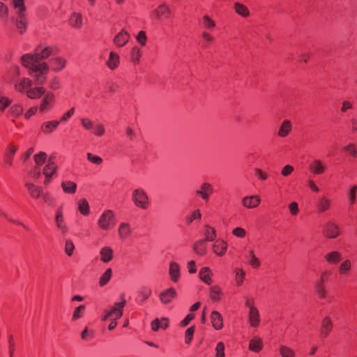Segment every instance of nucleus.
Here are the masks:
<instances>
[{
	"mask_svg": "<svg viewBox=\"0 0 357 357\" xmlns=\"http://www.w3.org/2000/svg\"><path fill=\"white\" fill-rule=\"evenodd\" d=\"M220 294L221 289L218 286H213L210 289V296L213 301H219Z\"/></svg>",
	"mask_w": 357,
	"mask_h": 357,
	"instance_id": "nucleus-47",
	"label": "nucleus"
},
{
	"mask_svg": "<svg viewBox=\"0 0 357 357\" xmlns=\"http://www.w3.org/2000/svg\"><path fill=\"white\" fill-rule=\"evenodd\" d=\"M130 35L125 29H122L114 38V43L121 47L124 46L130 40Z\"/></svg>",
	"mask_w": 357,
	"mask_h": 357,
	"instance_id": "nucleus-10",
	"label": "nucleus"
},
{
	"mask_svg": "<svg viewBox=\"0 0 357 357\" xmlns=\"http://www.w3.org/2000/svg\"><path fill=\"white\" fill-rule=\"evenodd\" d=\"M47 154L43 151H40L33 155V160L36 167L41 166L46 160Z\"/></svg>",
	"mask_w": 357,
	"mask_h": 357,
	"instance_id": "nucleus-46",
	"label": "nucleus"
},
{
	"mask_svg": "<svg viewBox=\"0 0 357 357\" xmlns=\"http://www.w3.org/2000/svg\"><path fill=\"white\" fill-rule=\"evenodd\" d=\"M351 269V261L349 259H345L341 262L338 266L337 271L340 275H347Z\"/></svg>",
	"mask_w": 357,
	"mask_h": 357,
	"instance_id": "nucleus-31",
	"label": "nucleus"
},
{
	"mask_svg": "<svg viewBox=\"0 0 357 357\" xmlns=\"http://www.w3.org/2000/svg\"><path fill=\"white\" fill-rule=\"evenodd\" d=\"M203 24L204 26L208 30H213V28L215 26V22L212 19H211L208 15H204L203 17Z\"/></svg>",
	"mask_w": 357,
	"mask_h": 357,
	"instance_id": "nucleus-50",
	"label": "nucleus"
},
{
	"mask_svg": "<svg viewBox=\"0 0 357 357\" xmlns=\"http://www.w3.org/2000/svg\"><path fill=\"white\" fill-rule=\"evenodd\" d=\"M211 320L213 327L215 330H220L223 326V319L222 315L217 311H213L211 314Z\"/></svg>",
	"mask_w": 357,
	"mask_h": 357,
	"instance_id": "nucleus-18",
	"label": "nucleus"
},
{
	"mask_svg": "<svg viewBox=\"0 0 357 357\" xmlns=\"http://www.w3.org/2000/svg\"><path fill=\"white\" fill-rule=\"evenodd\" d=\"M51 54L52 49L46 47L36 48L34 54H26L22 56V64L28 69L29 75L34 77L35 84H43L45 82L49 66L42 60L48 58Z\"/></svg>",
	"mask_w": 357,
	"mask_h": 357,
	"instance_id": "nucleus-1",
	"label": "nucleus"
},
{
	"mask_svg": "<svg viewBox=\"0 0 357 357\" xmlns=\"http://www.w3.org/2000/svg\"><path fill=\"white\" fill-rule=\"evenodd\" d=\"M24 108L21 103H16L14 104L10 109H9V112L12 116H20L23 112Z\"/></svg>",
	"mask_w": 357,
	"mask_h": 357,
	"instance_id": "nucleus-45",
	"label": "nucleus"
},
{
	"mask_svg": "<svg viewBox=\"0 0 357 357\" xmlns=\"http://www.w3.org/2000/svg\"><path fill=\"white\" fill-rule=\"evenodd\" d=\"M324 234L326 238H335L339 236L340 229L335 223L328 222L324 227Z\"/></svg>",
	"mask_w": 357,
	"mask_h": 357,
	"instance_id": "nucleus-8",
	"label": "nucleus"
},
{
	"mask_svg": "<svg viewBox=\"0 0 357 357\" xmlns=\"http://www.w3.org/2000/svg\"><path fill=\"white\" fill-rule=\"evenodd\" d=\"M54 102L55 96L54 93L51 91H45L38 106L39 112L43 114L50 111L52 108Z\"/></svg>",
	"mask_w": 357,
	"mask_h": 357,
	"instance_id": "nucleus-5",
	"label": "nucleus"
},
{
	"mask_svg": "<svg viewBox=\"0 0 357 357\" xmlns=\"http://www.w3.org/2000/svg\"><path fill=\"white\" fill-rule=\"evenodd\" d=\"M59 124V121H50L45 122L41 126V130L45 133H50L53 131Z\"/></svg>",
	"mask_w": 357,
	"mask_h": 357,
	"instance_id": "nucleus-36",
	"label": "nucleus"
},
{
	"mask_svg": "<svg viewBox=\"0 0 357 357\" xmlns=\"http://www.w3.org/2000/svg\"><path fill=\"white\" fill-rule=\"evenodd\" d=\"M259 313L256 307H251L249 311V322L252 327H256L259 323Z\"/></svg>",
	"mask_w": 357,
	"mask_h": 357,
	"instance_id": "nucleus-28",
	"label": "nucleus"
},
{
	"mask_svg": "<svg viewBox=\"0 0 357 357\" xmlns=\"http://www.w3.org/2000/svg\"><path fill=\"white\" fill-rule=\"evenodd\" d=\"M94 331L86 327L81 333V338L84 341H88L93 337Z\"/></svg>",
	"mask_w": 357,
	"mask_h": 357,
	"instance_id": "nucleus-49",
	"label": "nucleus"
},
{
	"mask_svg": "<svg viewBox=\"0 0 357 357\" xmlns=\"http://www.w3.org/2000/svg\"><path fill=\"white\" fill-rule=\"evenodd\" d=\"M206 240L201 239L196 241L193 245V250L199 255L203 256L206 252Z\"/></svg>",
	"mask_w": 357,
	"mask_h": 357,
	"instance_id": "nucleus-25",
	"label": "nucleus"
},
{
	"mask_svg": "<svg viewBox=\"0 0 357 357\" xmlns=\"http://www.w3.org/2000/svg\"><path fill=\"white\" fill-rule=\"evenodd\" d=\"M205 238L206 241H213L216 238V231L214 228L211 227L208 225H205Z\"/></svg>",
	"mask_w": 357,
	"mask_h": 357,
	"instance_id": "nucleus-41",
	"label": "nucleus"
},
{
	"mask_svg": "<svg viewBox=\"0 0 357 357\" xmlns=\"http://www.w3.org/2000/svg\"><path fill=\"white\" fill-rule=\"evenodd\" d=\"M327 275V271H324L321 274L320 279L316 282L314 286L315 291L318 296V297L321 299H323L326 297V291L324 287V283L326 282V275Z\"/></svg>",
	"mask_w": 357,
	"mask_h": 357,
	"instance_id": "nucleus-7",
	"label": "nucleus"
},
{
	"mask_svg": "<svg viewBox=\"0 0 357 357\" xmlns=\"http://www.w3.org/2000/svg\"><path fill=\"white\" fill-rule=\"evenodd\" d=\"M50 63L52 70L55 72H57L66 66V61L61 57H56L50 60Z\"/></svg>",
	"mask_w": 357,
	"mask_h": 357,
	"instance_id": "nucleus-26",
	"label": "nucleus"
},
{
	"mask_svg": "<svg viewBox=\"0 0 357 357\" xmlns=\"http://www.w3.org/2000/svg\"><path fill=\"white\" fill-rule=\"evenodd\" d=\"M70 23L75 28H80L82 24V15L79 13H74L70 18Z\"/></svg>",
	"mask_w": 357,
	"mask_h": 357,
	"instance_id": "nucleus-42",
	"label": "nucleus"
},
{
	"mask_svg": "<svg viewBox=\"0 0 357 357\" xmlns=\"http://www.w3.org/2000/svg\"><path fill=\"white\" fill-rule=\"evenodd\" d=\"M139 293L142 301H146L151 296V290L146 287H143L141 288Z\"/></svg>",
	"mask_w": 357,
	"mask_h": 357,
	"instance_id": "nucleus-60",
	"label": "nucleus"
},
{
	"mask_svg": "<svg viewBox=\"0 0 357 357\" xmlns=\"http://www.w3.org/2000/svg\"><path fill=\"white\" fill-rule=\"evenodd\" d=\"M292 130V124L289 120L285 119L284 120L278 132V135L280 137L284 138L286 137Z\"/></svg>",
	"mask_w": 357,
	"mask_h": 357,
	"instance_id": "nucleus-16",
	"label": "nucleus"
},
{
	"mask_svg": "<svg viewBox=\"0 0 357 357\" xmlns=\"http://www.w3.org/2000/svg\"><path fill=\"white\" fill-rule=\"evenodd\" d=\"M344 150L347 151L352 157L357 155V150L356 146L354 144H349L344 146Z\"/></svg>",
	"mask_w": 357,
	"mask_h": 357,
	"instance_id": "nucleus-63",
	"label": "nucleus"
},
{
	"mask_svg": "<svg viewBox=\"0 0 357 357\" xmlns=\"http://www.w3.org/2000/svg\"><path fill=\"white\" fill-rule=\"evenodd\" d=\"M342 258L341 252L338 251H332L324 255V259L328 264H336L339 263Z\"/></svg>",
	"mask_w": 357,
	"mask_h": 357,
	"instance_id": "nucleus-20",
	"label": "nucleus"
},
{
	"mask_svg": "<svg viewBox=\"0 0 357 357\" xmlns=\"http://www.w3.org/2000/svg\"><path fill=\"white\" fill-rule=\"evenodd\" d=\"M169 326V320L167 318L155 319L151 323V328L153 331H157L160 328H167Z\"/></svg>",
	"mask_w": 357,
	"mask_h": 357,
	"instance_id": "nucleus-21",
	"label": "nucleus"
},
{
	"mask_svg": "<svg viewBox=\"0 0 357 357\" xmlns=\"http://www.w3.org/2000/svg\"><path fill=\"white\" fill-rule=\"evenodd\" d=\"M100 259L104 263H107L113 258V250L110 247H103L100 251Z\"/></svg>",
	"mask_w": 357,
	"mask_h": 357,
	"instance_id": "nucleus-23",
	"label": "nucleus"
},
{
	"mask_svg": "<svg viewBox=\"0 0 357 357\" xmlns=\"http://www.w3.org/2000/svg\"><path fill=\"white\" fill-rule=\"evenodd\" d=\"M105 129L102 123H97L94 126V135L97 137H101L105 134Z\"/></svg>",
	"mask_w": 357,
	"mask_h": 357,
	"instance_id": "nucleus-58",
	"label": "nucleus"
},
{
	"mask_svg": "<svg viewBox=\"0 0 357 357\" xmlns=\"http://www.w3.org/2000/svg\"><path fill=\"white\" fill-rule=\"evenodd\" d=\"M78 209L80 213L86 215L89 213V206L87 201L85 199H81L78 202Z\"/></svg>",
	"mask_w": 357,
	"mask_h": 357,
	"instance_id": "nucleus-43",
	"label": "nucleus"
},
{
	"mask_svg": "<svg viewBox=\"0 0 357 357\" xmlns=\"http://www.w3.org/2000/svg\"><path fill=\"white\" fill-rule=\"evenodd\" d=\"M85 310V305H81L75 308L73 314V319L74 320H76L77 319H79L82 317V314H81L82 312H83Z\"/></svg>",
	"mask_w": 357,
	"mask_h": 357,
	"instance_id": "nucleus-62",
	"label": "nucleus"
},
{
	"mask_svg": "<svg viewBox=\"0 0 357 357\" xmlns=\"http://www.w3.org/2000/svg\"><path fill=\"white\" fill-rule=\"evenodd\" d=\"M12 101L6 96L0 97V111L3 112L11 104Z\"/></svg>",
	"mask_w": 357,
	"mask_h": 357,
	"instance_id": "nucleus-52",
	"label": "nucleus"
},
{
	"mask_svg": "<svg viewBox=\"0 0 357 357\" xmlns=\"http://www.w3.org/2000/svg\"><path fill=\"white\" fill-rule=\"evenodd\" d=\"M131 56L134 62H139L141 56V52L139 48L135 47L131 50Z\"/></svg>",
	"mask_w": 357,
	"mask_h": 357,
	"instance_id": "nucleus-61",
	"label": "nucleus"
},
{
	"mask_svg": "<svg viewBox=\"0 0 357 357\" xmlns=\"http://www.w3.org/2000/svg\"><path fill=\"white\" fill-rule=\"evenodd\" d=\"M112 271L111 268H107L100 277L99 285L104 287L106 285L112 278Z\"/></svg>",
	"mask_w": 357,
	"mask_h": 357,
	"instance_id": "nucleus-40",
	"label": "nucleus"
},
{
	"mask_svg": "<svg viewBox=\"0 0 357 357\" xmlns=\"http://www.w3.org/2000/svg\"><path fill=\"white\" fill-rule=\"evenodd\" d=\"M280 354L282 357H294L295 353L289 347L281 346L280 347Z\"/></svg>",
	"mask_w": 357,
	"mask_h": 357,
	"instance_id": "nucleus-48",
	"label": "nucleus"
},
{
	"mask_svg": "<svg viewBox=\"0 0 357 357\" xmlns=\"http://www.w3.org/2000/svg\"><path fill=\"white\" fill-rule=\"evenodd\" d=\"M357 185H353L347 192L348 203L350 206L355 204L356 201Z\"/></svg>",
	"mask_w": 357,
	"mask_h": 357,
	"instance_id": "nucleus-38",
	"label": "nucleus"
},
{
	"mask_svg": "<svg viewBox=\"0 0 357 357\" xmlns=\"http://www.w3.org/2000/svg\"><path fill=\"white\" fill-rule=\"evenodd\" d=\"M261 202V199L257 195L245 196L243 198L242 204L247 208H256Z\"/></svg>",
	"mask_w": 357,
	"mask_h": 357,
	"instance_id": "nucleus-11",
	"label": "nucleus"
},
{
	"mask_svg": "<svg viewBox=\"0 0 357 357\" xmlns=\"http://www.w3.org/2000/svg\"><path fill=\"white\" fill-rule=\"evenodd\" d=\"M17 149H18V148L13 145H10L8 146L9 153L6 155V158H5V162L8 166L10 167L12 165V159H13V155L15 153V152L17 151Z\"/></svg>",
	"mask_w": 357,
	"mask_h": 357,
	"instance_id": "nucleus-44",
	"label": "nucleus"
},
{
	"mask_svg": "<svg viewBox=\"0 0 357 357\" xmlns=\"http://www.w3.org/2000/svg\"><path fill=\"white\" fill-rule=\"evenodd\" d=\"M170 14V9L167 5L162 3L151 12L153 18L160 20L162 16L167 17Z\"/></svg>",
	"mask_w": 357,
	"mask_h": 357,
	"instance_id": "nucleus-15",
	"label": "nucleus"
},
{
	"mask_svg": "<svg viewBox=\"0 0 357 357\" xmlns=\"http://www.w3.org/2000/svg\"><path fill=\"white\" fill-rule=\"evenodd\" d=\"M33 86V81L27 77H20L14 82V89L17 92L26 93L29 89Z\"/></svg>",
	"mask_w": 357,
	"mask_h": 357,
	"instance_id": "nucleus-6",
	"label": "nucleus"
},
{
	"mask_svg": "<svg viewBox=\"0 0 357 357\" xmlns=\"http://www.w3.org/2000/svg\"><path fill=\"white\" fill-rule=\"evenodd\" d=\"M131 233V229L128 223H121L119 228V235L120 238H124L128 236Z\"/></svg>",
	"mask_w": 357,
	"mask_h": 357,
	"instance_id": "nucleus-39",
	"label": "nucleus"
},
{
	"mask_svg": "<svg viewBox=\"0 0 357 357\" xmlns=\"http://www.w3.org/2000/svg\"><path fill=\"white\" fill-rule=\"evenodd\" d=\"M262 348V341L260 338L255 337L250 340L249 349L254 352H259Z\"/></svg>",
	"mask_w": 357,
	"mask_h": 357,
	"instance_id": "nucleus-34",
	"label": "nucleus"
},
{
	"mask_svg": "<svg viewBox=\"0 0 357 357\" xmlns=\"http://www.w3.org/2000/svg\"><path fill=\"white\" fill-rule=\"evenodd\" d=\"M123 297V295H121L122 301L119 303H116L114 306H112L111 310H109L112 317H114L113 319L116 320L119 319L123 315V309L126 303V300Z\"/></svg>",
	"mask_w": 357,
	"mask_h": 357,
	"instance_id": "nucleus-9",
	"label": "nucleus"
},
{
	"mask_svg": "<svg viewBox=\"0 0 357 357\" xmlns=\"http://www.w3.org/2000/svg\"><path fill=\"white\" fill-rule=\"evenodd\" d=\"M75 249L74 244L73 241L70 239L66 241L65 243V252L68 256H71L73 255V250Z\"/></svg>",
	"mask_w": 357,
	"mask_h": 357,
	"instance_id": "nucleus-56",
	"label": "nucleus"
},
{
	"mask_svg": "<svg viewBox=\"0 0 357 357\" xmlns=\"http://www.w3.org/2000/svg\"><path fill=\"white\" fill-rule=\"evenodd\" d=\"M213 189L212 185L208 183H204L200 188L196 190L195 193L200 195L204 200H208L210 195L213 193Z\"/></svg>",
	"mask_w": 357,
	"mask_h": 357,
	"instance_id": "nucleus-12",
	"label": "nucleus"
},
{
	"mask_svg": "<svg viewBox=\"0 0 357 357\" xmlns=\"http://www.w3.org/2000/svg\"><path fill=\"white\" fill-rule=\"evenodd\" d=\"M132 201L137 207L146 209L149 205L148 195L142 188H137L132 192Z\"/></svg>",
	"mask_w": 357,
	"mask_h": 357,
	"instance_id": "nucleus-4",
	"label": "nucleus"
},
{
	"mask_svg": "<svg viewBox=\"0 0 357 357\" xmlns=\"http://www.w3.org/2000/svg\"><path fill=\"white\" fill-rule=\"evenodd\" d=\"M176 296V290L174 288H169L162 291L159 294V299L163 304L169 303Z\"/></svg>",
	"mask_w": 357,
	"mask_h": 357,
	"instance_id": "nucleus-13",
	"label": "nucleus"
},
{
	"mask_svg": "<svg viewBox=\"0 0 357 357\" xmlns=\"http://www.w3.org/2000/svg\"><path fill=\"white\" fill-rule=\"evenodd\" d=\"M227 248V243L224 241H217L213 246V252L219 255L222 256L225 254Z\"/></svg>",
	"mask_w": 357,
	"mask_h": 357,
	"instance_id": "nucleus-29",
	"label": "nucleus"
},
{
	"mask_svg": "<svg viewBox=\"0 0 357 357\" xmlns=\"http://www.w3.org/2000/svg\"><path fill=\"white\" fill-rule=\"evenodd\" d=\"M57 166L54 161L48 160L47 164L44 167L43 174L46 178H51L56 172Z\"/></svg>",
	"mask_w": 357,
	"mask_h": 357,
	"instance_id": "nucleus-22",
	"label": "nucleus"
},
{
	"mask_svg": "<svg viewBox=\"0 0 357 357\" xmlns=\"http://www.w3.org/2000/svg\"><path fill=\"white\" fill-rule=\"evenodd\" d=\"M325 169L324 164L319 160H313L309 166L310 171L314 174H321L324 173Z\"/></svg>",
	"mask_w": 357,
	"mask_h": 357,
	"instance_id": "nucleus-19",
	"label": "nucleus"
},
{
	"mask_svg": "<svg viewBox=\"0 0 357 357\" xmlns=\"http://www.w3.org/2000/svg\"><path fill=\"white\" fill-rule=\"evenodd\" d=\"M115 224V213L112 210L105 211L98 220V226L103 230H109Z\"/></svg>",
	"mask_w": 357,
	"mask_h": 357,
	"instance_id": "nucleus-3",
	"label": "nucleus"
},
{
	"mask_svg": "<svg viewBox=\"0 0 357 357\" xmlns=\"http://www.w3.org/2000/svg\"><path fill=\"white\" fill-rule=\"evenodd\" d=\"M45 89L42 86H31L26 91V96L30 99H38L45 93Z\"/></svg>",
	"mask_w": 357,
	"mask_h": 357,
	"instance_id": "nucleus-17",
	"label": "nucleus"
},
{
	"mask_svg": "<svg viewBox=\"0 0 357 357\" xmlns=\"http://www.w3.org/2000/svg\"><path fill=\"white\" fill-rule=\"evenodd\" d=\"M202 218L201 211L199 209L195 210L190 215L186 218L187 223L190 224L195 220H200Z\"/></svg>",
	"mask_w": 357,
	"mask_h": 357,
	"instance_id": "nucleus-51",
	"label": "nucleus"
},
{
	"mask_svg": "<svg viewBox=\"0 0 357 357\" xmlns=\"http://www.w3.org/2000/svg\"><path fill=\"white\" fill-rule=\"evenodd\" d=\"M245 274V271L243 269L236 268V281L238 285H241L243 284Z\"/></svg>",
	"mask_w": 357,
	"mask_h": 357,
	"instance_id": "nucleus-53",
	"label": "nucleus"
},
{
	"mask_svg": "<svg viewBox=\"0 0 357 357\" xmlns=\"http://www.w3.org/2000/svg\"><path fill=\"white\" fill-rule=\"evenodd\" d=\"M235 12L243 17H247L250 15V11L247 6L241 3L236 2L234 5Z\"/></svg>",
	"mask_w": 357,
	"mask_h": 357,
	"instance_id": "nucleus-30",
	"label": "nucleus"
},
{
	"mask_svg": "<svg viewBox=\"0 0 357 357\" xmlns=\"http://www.w3.org/2000/svg\"><path fill=\"white\" fill-rule=\"evenodd\" d=\"M216 357L225 356V345L222 342L218 343L216 346Z\"/></svg>",
	"mask_w": 357,
	"mask_h": 357,
	"instance_id": "nucleus-64",
	"label": "nucleus"
},
{
	"mask_svg": "<svg viewBox=\"0 0 357 357\" xmlns=\"http://www.w3.org/2000/svg\"><path fill=\"white\" fill-rule=\"evenodd\" d=\"M61 188L66 193L73 194L76 192L77 185L70 181H66L61 183Z\"/></svg>",
	"mask_w": 357,
	"mask_h": 357,
	"instance_id": "nucleus-35",
	"label": "nucleus"
},
{
	"mask_svg": "<svg viewBox=\"0 0 357 357\" xmlns=\"http://www.w3.org/2000/svg\"><path fill=\"white\" fill-rule=\"evenodd\" d=\"M169 273L172 280L175 282H177L180 276L179 265L176 262H171L169 264Z\"/></svg>",
	"mask_w": 357,
	"mask_h": 357,
	"instance_id": "nucleus-24",
	"label": "nucleus"
},
{
	"mask_svg": "<svg viewBox=\"0 0 357 357\" xmlns=\"http://www.w3.org/2000/svg\"><path fill=\"white\" fill-rule=\"evenodd\" d=\"M333 328L332 320L329 317H325L321 324L320 335L321 337H326Z\"/></svg>",
	"mask_w": 357,
	"mask_h": 357,
	"instance_id": "nucleus-14",
	"label": "nucleus"
},
{
	"mask_svg": "<svg viewBox=\"0 0 357 357\" xmlns=\"http://www.w3.org/2000/svg\"><path fill=\"white\" fill-rule=\"evenodd\" d=\"M87 160L95 165H100L102 162V159L98 156L93 155L91 153H86Z\"/></svg>",
	"mask_w": 357,
	"mask_h": 357,
	"instance_id": "nucleus-54",
	"label": "nucleus"
},
{
	"mask_svg": "<svg viewBox=\"0 0 357 357\" xmlns=\"http://www.w3.org/2000/svg\"><path fill=\"white\" fill-rule=\"evenodd\" d=\"M16 17L13 19L16 29L20 33H23L27 27L26 7L24 0H13Z\"/></svg>",
	"mask_w": 357,
	"mask_h": 357,
	"instance_id": "nucleus-2",
	"label": "nucleus"
},
{
	"mask_svg": "<svg viewBox=\"0 0 357 357\" xmlns=\"http://www.w3.org/2000/svg\"><path fill=\"white\" fill-rule=\"evenodd\" d=\"M26 187L27 188L30 195L33 198L37 199L41 195V189L36 185L31 183H26Z\"/></svg>",
	"mask_w": 357,
	"mask_h": 357,
	"instance_id": "nucleus-37",
	"label": "nucleus"
},
{
	"mask_svg": "<svg viewBox=\"0 0 357 357\" xmlns=\"http://www.w3.org/2000/svg\"><path fill=\"white\" fill-rule=\"evenodd\" d=\"M213 273L211 270L208 267L202 268L199 271L200 279L207 284H211L212 282L211 276Z\"/></svg>",
	"mask_w": 357,
	"mask_h": 357,
	"instance_id": "nucleus-27",
	"label": "nucleus"
},
{
	"mask_svg": "<svg viewBox=\"0 0 357 357\" xmlns=\"http://www.w3.org/2000/svg\"><path fill=\"white\" fill-rule=\"evenodd\" d=\"M194 332H195V327L194 326H190V328H188L186 331H185V342L186 344H190L191 340H192V337H193V334H194Z\"/></svg>",
	"mask_w": 357,
	"mask_h": 357,
	"instance_id": "nucleus-59",
	"label": "nucleus"
},
{
	"mask_svg": "<svg viewBox=\"0 0 357 357\" xmlns=\"http://www.w3.org/2000/svg\"><path fill=\"white\" fill-rule=\"evenodd\" d=\"M8 16V8L3 2L0 1V19H7Z\"/></svg>",
	"mask_w": 357,
	"mask_h": 357,
	"instance_id": "nucleus-57",
	"label": "nucleus"
},
{
	"mask_svg": "<svg viewBox=\"0 0 357 357\" xmlns=\"http://www.w3.org/2000/svg\"><path fill=\"white\" fill-rule=\"evenodd\" d=\"M136 40L140 45L144 46L146 45L147 37L145 31H140L136 36Z\"/></svg>",
	"mask_w": 357,
	"mask_h": 357,
	"instance_id": "nucleus-55",
	"label": "nucleus"
},
{
	"mask_svg": "<svg viewBox=\"0 0 357 357\" xmlns=\"http://www.w3.org/2000/svg\"><path fill=\"white\" fill-rule=\"evenodd\" d=\"M119 63V55L114 52H111L109 53V59L107 61V66L112 70L116 68Z\"/></svg>",
	"mask_w": 357,
	"mask_h": 357,
	"instance_id": "nucleus-33",
	"label": "nucleus"
},
{
	"mask_svg": "<svg viewBox=\"0 0 357 357\" xmlns=\"http://www.w3.org/2000/svg\"><path fill=\"white\" fill-rule=\"evenodd\" d=\"M331 207V200L325 197H321L317 204V209L319 212L324 213Z\"/></svg>",
	"mask_w": 357,
	"mask_h": 357,
	"instance_id": "nucleus-32",
	"label": "nucleus"
}]
</instances>
